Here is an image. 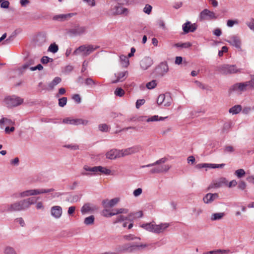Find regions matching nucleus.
<instances>
[{"label":"nucleus","mask_w":254,"mask_h":254,"mask_svg":"<svg viewBox=\"0 0 254 254\" xmlns=\"http://www.w3.org/2000/svg\"><path fill=\"white\" fill-rule=\"evenodd\" d=\"M167 161V158L166 157L162 158L155 162L149 164L145 165H142L140 166V168H146L154 167L150 169L149 173L153 174H159L164 172H167L171 168V166L169 165H162Z\"/></svg>","instance_id":"nucleus-1"},{"label":"nucleus","mask_w":254,"mask_h":254,"mask_svg":"<svg viewBox=\"0 0 254 254\" xmlns=\"http://www.w3.org/2000/svg\"><path fill=\"white\" fill-rule=\"evenodd\" d=\"M171 224L169 223L162 222L158 224L154 221L150 223H144L141 227L149 232L156 234H162L167 231Z\"/></svg>","instance_id":"nucleus-2"},{"label":"nucleus","mask_w":254,"mask_h":254,"mask_svg":"<svg viewBox=\"0 0 254 254\" xmlns=\"http://www.w3.org/2000/svg\"><path fill=\"white\" fill-rule=\"evenodd\" d=\"M150 245L147 244L137 242L126 244L122 246V249L119 250V252L127 251L129 253H132L136 251H141L144 250Z\"/></svg>","instance_id":"nucleus-3"},{"label":"nucleus","mask_w":254,"mask_h":254,"mask_svg":"<svg viewBox=\"0 0 254 254\" xmlns=\"http://www.w3.org/2000/svg\"><path fill=\"white\" fill-rule=\"evenodd\" d=\"M55 190L53 188L49 189H31L26 190L21 192L18 194L21 198L28 197L30 196L36 195L43 193H49L54 191Z\"/></svg>","instance_id":"nucleus-4"},{"label":"nucleus","mask_w":254,"mask_h":254,"mask_svg":"<svg viewBox=\"0 0 254 254\" xmlns=\"http://www.w3.org/2000/svg\"><path fill=\"white\" fill-rule=\"evenodd\" d=\"M248 89H251L250 83L248 81L245 82L237 83L232 85L229 90L230 93L236 92L239 94H241L247 91Z\"/></svg>","instance_id":"nucleus-5"},{"label":"nucleus","mask_w":254,"mask_h":254,"mask_svg":"<svg viewBox=\"0 0 254 254\" xmlns=\"http://www.w3.org/2000/svg\"><path fill=\"white\" fill-rule=\"evenodd\" d=\"M98 46H94L89 45L87 46L82 45L76 49L73 52L74 55H77L80 53H82L83 55L85 56L89 55L90 53L99 48Z\"/></svg>","instance_id":"nucleus-6"},{"label":"nucleus","mask_w":254,"mask_h":254,"mask_svg":"<svg viewBox=\"0 0 254 254\" xmlns=\"http://www.w3.org/2000/svg\"><path fill=\"white\" fill-rule=\"evenodd\" d=\"M4 101L8 107L12 108L21 105L23 102V99L13 95L7 97Z\"/></svg>","instance_id":"nucleus-7"},{"label":"nucleus","mask_w":254,"mask_h":254,"mask_svg":"<svg viewBox=\"0 0 254 254\" xmlns=\"http://www.w3.org/2000/svg\"><path fill=\"white\" fill-rule=\"evenodd\" d=\"M227 185H228V180L226 178L224 177L219 178L212 181L208 187V190L211 189H218L225 187Z\"/></svg>","instance_id":"nucleus-8"},{"label":"nucleus","mask_w":254,"mask_h":254,"mask_svg":"<svg viewBox=\"0 0 254 254\" xmlns=\"http://www.w3.org/2000/svg\"><path fill=\"white\" fill-rule=\"evenodd\" d=\"M226 41L231 45L235 47L239 51H243L242 49V41L240 37L237 35H232L229 37Z\"/></svg>","instance_id":"nucleus-9"},{"label":"nucleus","mask_w":254,"mask_h":254,"mask_svg":"<svg viewBox=\"0 0 254 254\" xmlns=\"http://www.w3.org/2000/svg\"><path fill=\"white\" fill-rule=\"evenodd\" d=\"M35 59L34 58L29 59L22 66V68L23 70H25L28 68H29L31 71H34L36 70H41L43 69V67L41 64H38L37 66H31L30 65H33L35 64Z\"/></svg>","instance_id":"nucleus-10"},{"label":"nucleus","mask_w":254,"mask_h":254,"mask_svg":"<svg viewBox=\"0 0 254 254\" xmlns=\"http://www.w3.org/2000/svg\"><path fill=\"white\" fill-rule=\"evenodd\" d=\"M172 99L171 96L168 94H160L157 98V104L159 105H162L168 107L171 105Z\"/></svg>","instance_id":"nucleus-11"},{"label":"nucleus","mask_w":254,"mask_h":254,"mask_svg":"<svg viewBox=\"0 0 254 254\" xmlns=\"http://www.w3.org/2000/svg\"><path fill=\"white\" fill-rule=\"evenodd\" d=\"M86 27L77 25L74 27L69 29L67 33L70 36H78L84 34L86 31Z\"/></svg>","instance_id":"nucleus-12"},{"label":"nucleus","mask_w":254,"mask_h":254,"mask_svg":"<svg viewBox=\"0 0 254 254\" xmlns=\"http://www.w3.org/2000/svg\"><path fill=\"white\" fill-rule=\"evenodd\" d=\"M141 149V147L138 145L133 146L124 149H121L120 150L121 157H123L127 155L136 153Z\"/></svg>","instance_id":"nucleus-13"},{"label":"nucleus","mask_w":254,"mask_h":254,"mask_svg":"<svg viewBox=\"0 0 254 254\" xmlns=\"http://www.w3.org/2000/svg\"><path fill=\"white\" fill-rule=\"evenodd\" d=\"M1 212H12L20 211L17 201L11 204H4L0 210Z\"/></svg>","instance_id":"nucleus-14"},{"label":"nucleus","mask_w":254,"mask_h":254,"mask_svg":"<svg viewBox=\"0 0 254 254\" xmlns=\"http://www.w3.org/2000/svg\"><path fill=\"white\" fill-rule=\"evenodd\" d=\"M199 18L200 20H212L216 19L217 16L213 12L208 9H204L199 14Z\"/></svg>","instance_id":"nucleus-15"},{"label":"nucleus","mask_w":254,"mask_h":254,"mask_svg":"<svg viewBox=\"0 0 254 254\" xmlns=\"http://www.w3.org/2000/svg\"><path fill=\"white\" fill-rule=\"evenodd\" d=\"M220 71L224 74L235 73L238 72L239 69L234 65L225 64L219 67Z\"/></svg>","instance_id":"nucleus-16"},{"label":"nucleus","mask_w":254,"mask_h":254,"mask_svg":"<svg viewBox=\"0 0 254 254\" xmlns=\"http://www.w3.org/2000/svg\"><path fill=\"white\" fill-rule=\"evenodd\" d=\"M51 215L56 219H60L63 214V208L59 205H54L50 209Z\"/></svg>","instance_id":"nucleus-17"},{"label":"nucleus","mask_w":254,"mask_h":254,"mask_svg":"<svg viewBox=\"0 0 254 254\" xmlns=\"http://www.w3.org/2000/svg\"><path fill=\"white\" fill-rule=\"evenodd\" d=\"M127 9L121 6H115L114 8L110 9L108 14L109 15H120L122 14H127Z\"/></svg>","instance_id":"nucleus-18"},{"label":"nucleus","mask_w":254,"mask_h":254,"mask_svg":"<svg viewBox=\"0 0 254 254\" xmlns=\"http://www.w3.org/2000/svg\"><path fill=\"white\" fill-rule=\"evenodd\" d=\"M74 15V13L57 14L53 16V20L61 22L64 21L68 20Z\"/></svg>","instance_id":"nucleus-19"},{"label":"nucleus","mask_w":254,"mask_h":254,"mask_svg":"<svg viewBox=\"0 0 254 254\" xmlns=\"http://www.w3.org/2000/svg\"><path fill=\"white\" fill-rule=\"evenodd\" d=\"M106 158L114 160L118 158H121L120 150L113 149L108 151L106 154Z\"/></svg>","instance_id":"nucleus-20"},{"label":"nucleus","mask_w":254,"mask_h":254,"mask_svg":"<svg viewBox=\"0 0 254 254\" xmlns=\"http://www.w3.org/2000/svg\"><path fill=\"white\" fill-rule=\"evenodd\" d=\"M119 201L120 199L118 197L113 198L111 200L106 199L102 201V204L105 208H107L114 207Z\"/></svg>","instance_id":"nucleus-21"},{"label":"nucleus","mask_w":254,"mask_h":254,"mask_svg":"<svg viewBox=\"0 0 254 254\" xmlns=\"http://www.w3.org/2000/svg\"><path fill=\"white\" fill-rule=\"evenodd\" d=\"M152 64L153 60L150 57H144L141 60L140 62V67L143 70L147 69Z\"/></svg>","instance_id":"nucleus-22"},{"label":"nucleus","mask_w":254,"mask_h":254,"mask_svg":"<svg viewBox=\"0 0 254 254\" xmlns=\"http://www.w3.org/2000/svg\"><path fill=\"white\" fill-rule=\"evenodd\" d=\"M219 197L218 194L217 193H207L203 198L204 203L209 204L212 203L215 200L217 199Z\"/></svg>","instance_id":"nucleus-23"},{"label":"nucleus","mask_w":254,"mask_h":254,"mask_svg":"<svg viewBox=\"0 0 254 254\" xmlns=\"http://www.w3.org/2000/svg\"><path fill=\"white\" fill-rule=\"evenodd\" d=\"M128 74L127 71H120L115 73V76L116 79L112 81L113 83H116L119 82H122L126 79Z\"/></svg>","instance_id":"nucleus-24"},{"label":"nucleus","mask_w":254,"mask_h":254,"mask_svg":"<svg viewBox=\"0 0 254 254\" xmlns=\"http://www.w3.org/2000/svg\"><path fill=\"white\" fill-rule=\"evenodd\" d=\"M225 164H211V163H201L198 164L196 165V167L197 168H222L225 166Z\"/></svg>","instance_id":"nucleus-25"},{"label":"nucleus","mask_w":254,"mask_h":254,"mask_svg":"<svg viewBox=\"0 0 254 254\" xmlns=\"http://www.w3.org/2000/svg\"><path fill=\"white\" fill-rule=\"evenodd\" d=\"M96 207L91 204L87 203L83 205L81 208V212L82 214H85L96 210Z\"/></svg>","instance_id":"nucleus-26"},{"label":"nucleus","mask_w":254,"mask_h":254,"mask_svg":"<svg viewBox=\"0 0 254 254\" xmlns=\"http://www.w3.org/2000/svg\"><path fill=\"white\" fill-rule=\"evenodd\" d=\"M196 29L195 24H192L188 21L183 25V29L185 33H188L190 32H193Z\"/></svg>","instance_id":"nucleus-27"},{"label":"nucleus","mask_w":254,"mask_h":254,"mask_svg":"<svg viewBox=\"0 0 254 254\" xmlns=\"http://www.w3.org/2000/svg\"><path fill=\"white\" fill-rule=\"evenodd\" d=\"M14 122L7 118H2L0 120V127L1 129L3 128L4 125L8 127V126L14 125Z\"/></svg>","instance_id":"nucleus-28"},{"label":"nucleus","mask_w":254,"mask_h":254,"mask_svg":"<svg viewBox=\"0 0 254 254\" xmlns=\"http://www.w3.org/2000/svg\"><path fill=\"white\" fill-rule=\"evenodd\" d=\"M98 172L105 175H109L111 173V170L102 166H96L95 174Z\"/></svg>","instance_id":"nucleus-29"},{"label":"nucleus","mask_w":254,"mask_h":254,"mask_svg":"<svg viewBox=\"0 0 254 254\" xmlns=\"http://www.w3.org/2000/svg\"><path fill=\"white\" fill-rule=\"evenodd\" d=\"M159 73L162 75H164L168 71L169 68L168 64L166 63H161L159 65Z\"/></svg>","instance_id":"nucleus-30"},{"label":"nucleus","mask_w":254,"mask_h":254,"mask_svg":"<svg viewBox=\"0 0 254 254\" xmlns=\"http://www.w3.org/2000/svg\"><path fill=\"white\" fill-rule=\"evenodd\" d=\"M225 216L224 212L213 213L211 216V220L216 221L222 219Z\"/></svg>","instance_id":"nucleus-31"},{"label":"nucleus","mask_w":254,"mask_h":254,"mask_svg":"<svg viewBox=\"0 0 254 254\" xmlns=\"http://www.w3.org/2000/svg\"><path fill=\"white\" fill-rule=\"evenodd\" d=\"M89 121L86 120L82 119H73V125L78 126L79 125H83L86 126L88 125Z\"/></svg>","instance_id":"nucleus-32"},{"label":"nucleus","mask_w":254,"mask_h":254,"mask_svg":"<svg viewBox=\"0 0 254 254\" xmlns=\"http://www.w3.org/2000/svg\"><path fill=\"white\" fill-rule=\"evenodd\" d=\"M38 198L39 197L35 198L32 197L26 199H24L27 209L29 208L31 205L35 204Z\"/></svg>","instance_id":"nucleus-33"},{"label":"nucleus","mask_w":254,"mask_h":254,"mask_svg":"<svg viewBox=\"0 0 254 254\" xmlns=\"http://www.w3.org/2000/svg\"><path fill=\"white\" fill-rule=\"evenodd\" d=\"M3 254H17L15 249L11 246H7L3 249Z\"/></svg>","instance_id":"nucleus-34"},{"label":"nucleus","mask_w":254,"mask_h":254,"mask_svg":"<svg viewBox=\"0 0 254 254\" xmlns=\"http://www.w3.org/2000/svg\"><path fill=\"white\" fill-rule=\"evenodd\" d=\"M95 217L94 215H90L86 217L84 220V224L86 225H91L94 223Z\"/></svg>","instance_id":"nucleus-35"},{"label":"nucleus","mask_w":254,"mask_h":254,"mask_svg":"<svg viewBox=\"0 0 254 254\" xmlns=\"http://www.w3.org/2000/svg\"><path fill=\"white\" fill-rule=\"evenodd\" d=\"M62 81V79L59 77H55L53 81L49 83V87L51 90H52L54 87L57 85L58 84L60 83Z\"/></svg>","instance_id":"nucleus-36"},{"label":"nucleus","mask_w":254,"mask_h":254,"mask_svg":"<svg viewBox=\"0 0 254 254\" xmlns=\"http://www.w3.org/2000/svg\"><path fill=\"white\" fill-rule=\"evenodd\" d=\"M166 118H167V117H159L157 115H154V116H151V117L147 119L146 121L147 122H155V121H163Z\"/></svg>","instance_id":"nucleus-37"},{"label":"nucleus","mask_w":254,"mask_h":254,"mask_svg":"<svg viewBox=\"0 0 254 254\" xmlns=\"http://www.w3.org/2000/svg\"><path fill=\"white\" fill-rule=\"evenodd\" d=\"M128 220V217L125 216L123 215H119L114 220L113 223L114 224H116V223H120V222L125 221L126 220Z\"/></svg>","instance_id":"nucleus-38"},{"label":"nucleus","mask_w":254,"mask_h":254,"mask_svg":"<svg viewBox=\"0 0 254 254\" xmlns=\"http://www.w3.org/2000/svg\"><path fill=\"white\" fill-rule=\"evenodd\" d=\"M242 107L241 105H236L229 109V112L232 114H237L241 112Z\"/></svg>","instance_id":"nucleus-39"},{"label":"nucleus","mask_w":254,"mask_h":254,"mask_svg":"<svg viewBox=\"0 0 254 254\" xmlns=\"http://www.w3.org/2000/svg\"><path fill=\"white\" fill-rule=\"evenodd\" d=\"M120 60L121 61V64L123 65V66L126 67L128 66L129 64L128 57L124 55H122L120 56Z\"/></svg>","instance_id":"nucleus-40"},{"label":"nucleus","mask_w":254,"mask_h":254,"mask_svg":"<svg viewBox=\"0 0 254 254\" xmlns=\"http://www.w3.org/2000/svg\"><path fill=\"white\" fill-rule=\"evenodd\" d=\"M124 238L127 241H131V240H140V238L139 237H137L135 236L134 235L132 234H128L124 236Z\"/></svg>","instance_id":"nucleus-41"},{"label":"nucleus","mask_w":254,"mask_h":254,"mask_svg":"<svg viewBox=\"0 0 254 254\" xmlns=\"http://www.w3.org/2000/svg\"><path fill=\"white\" fill-rule=\"evenodd\" d=\"M17 203L19 205L20 211L27 209V207L26 206L24 199L17 201Z\"/></svg>","instance_id":"nucleus-42"},{"label":"nucleus","mask_w":254,"mask_h":254,"mask_svg":"<svg viewBox=\"0 0 254 254\" xmlns=\"http://www.w3.org/2000/svg\"><path fill=\"white\" fill-rule=\"evenodd\" d=\"M125 93V91L122 88H117L114 92L115 95L119 97L123 96Z\"/></svg>","instance_id":"nucleus-43"},{"label":"nucleus","mask_w":254,"mask_h":254,"mask_svg":"<svg viewBox=\"0 0 254 254\" xmlns=\"http://www.w3.org/2000/svg\"><path fill=\"white\" fill-rule=\"evenodd\" d=\"M58 46L57 45L55 44H52L50 45V46L49 47L48 50L50 51L51 52H52L53 53H55L57 52L58 51Z\"/></svg>","instance_id":"nucleus-44"},{"label":"nucleus","mask_w":254,"mask_h":254,"mask_svg":"<svg viewBox=\"0 0 254 254\" xmlns=\"http://www.w3.org/2000/svg\"><path fill=\"white\" fill-rule=\"evenodd\" d=\"M246 173L244 169H240L236 170L235 174L239 178L243 177L245 176Z\"/></svg>","instance_id":"nucleus-45"},{"label":"nucleus","mask_w":254,"mask_h":254,"mask_svg":"<svg viewBox=\"0 0 254 254\" xmlns=\"http://www.w3.org/2000/svg\"><path fill=\"white\" fill-rule=\"evenodd\" d=\"M0 7L2 8H8L10 3L7 0H0Z\"/></svg>","instance_id":"nucleus-46"},{"label":"nucleus","mask_w":254,"mask_h":254,"mask_svg":"<svg viewBox=\"0 0 254 254\" xmlns=\"http://www.w3.org/2000/svg\"><path fill=\"white\" fill-rule=\"evenodd\" d=\"M67 103L66 97H62L59 99V105L61 107H64Z\"/></svg>","instance_id":"nucleus-47"},{"label":"nucleus","mask_w":254,"mask_h":254,"mask_svg":"<svg viewBox=\"0 0 254 254\" xmlns=\"http://www.w3.org/2000/svg\"><path fill=\"white\" fill-rule=\"evenodd\" d=\"M247 188V184L243 181H240L238 185V188L242 190H245Z\"/></svg>","instance_id":"nucleus-48"},{"label":"nucleus","mask_w":254,"mask_h":254,"mask_svg":"<svg viewBox=\"0 0 254 254\" xmlns=\"http://www.w3.org/2000/svg\"><path fill=\"white\" fill-rule=\"evenodd\" d=\"M99 129L101 131L107 132L109 130V127L106 124H102L99 125Z\"/></svg>","instance_id":"nucleus-49"},{"label":"nucleus","mask_w":254,"mask_h":254,"mask_svg":"<svg viewBox=\"0 0 254 254\" xmlns=\"http://www.w3.org/2000/svg\"><path fill=\"white\" fill-rule=\"evenodd\" d=\"M53 59L49 58L47 56H44L41 60V63L43 64H46L49 62H53Z\"/></svg>","instance_id":"nucleus-50"},{"label":"nucleus","mask_w":254,"mask_h":254,"mask_svg":"<svg viewBox=\"0 0 254 254\" xmlns=\"http://www.w3.org/2000/svg\"><path fill=\"white\" fill-rule=\"evenodd\" d=\"M146 87L149 89H153L156 86V83L155 80H152L148 82L146 85Z\"/></svg>","instance_id":"nucleus-51"},{"label":"nucleus","mask_w":254,"mask_h":254,"mask_svg":"<svg viewBox=\"0 0 254 254\" xmlns=\"http://www.w3.org/2000/svg\"><path fill=\"white\" fill-rule=\"evenodd\" d=\"M85 83L86 85H92L93 84H100L99 83L96 82L95 81H94L91 78H88L85 80Z\"/></svg>","instance_id":"nucleus-52"},{"label":"nucleus","mask_w":254,"mask_h":254,"mask_svg":"<svg viewBox=\"0 0 254 254\" xmlns=\"http://www.w3.org/2000/svg\"><path fill=\"white\" fill-rule=\"evenodd\" d=\"M192 212L196 217H198L202 213L203 211L201 208H193Z\"/></svg>","instance_id":"nucleus-53"},{"label":"nucleus","mask_w":254,"mask_h":254,"mask_svg":"<svg viewBox=\"0 0 254 254\" xmlns=\"http://www.w3.org/2000/svg\"><path fill=\"white\" fill-rule=\"evenodd\" d=\"M235 150L234 148L232 146H225L224 148V151L226 153H232Z\"/></svg>","instance_id":"nucleus-54"},{"label":"nucleus","mask_w":254,"mask_h":254,"mask_svg":"<svg viewBox=\"0 0 254 254\" xmlns=\"http://www.w3.org/2000/svg\"><path fill=\"white\" fill-rule=\"evenodd\" d=\"M83 169L86 171H89L93 172L94 174H95L96 166L91 167L85 165L83 167Z\"/></svg>","instance_id":"nucleus-55"},{"label":"nucleus","mask_w":254,"mask_h":254,"mask_svg":"<svg viewBox=\"0 0 254 254\" xmlns=\"http://www.w3.org/2000/svg\"><path fill=\"white\" fill-rule=\"evenodd\" d=\"M111 214V212L109 211V210L107 208H105L102 211V215L105 217H111L112 215H110Z\"/></svg>","instance_id":"nucleus-56"},{"label":"nucleus","mask_w":254,"mask_h":254,"mask_svg":"<svg viewBox=\"0 0 254 254\" xmlns=\"http://www.w3.org/2000/svg\"><path fill=\"white\" fill-rule=\"evenodd\" d=\"M62 123L65 124H69L73 125V118H66L63 120Z\"/></svg>","instance_id":"nucleus-57"},{"label":"nucleus","mask_w":254,"mask_h":254,"mask_svg":"<svg viewBox=\"0 0 254 254\" xmlns=\"http://www.w3.org/2000/svg\"><path fill=\"white\" fill-rule=\"evenodd\" d=\"M15 127H9L7 126L4 129V132L6 134H10L11 132H12L14 131Z\"/></svg>","instance_id":"nucleus-58"},{"label":"nucleus","mask_w":254,"mask_h":254,"mask_svg":"<svg viewBox=\"0 0 254 254\" xmlns=\"http://www.w3.org/2000/svg\"><path fill=\"white\" fill-rule=\"evenodd\" d=\"M15 221L16 223L19 224L21 227H24L25 226V222L24 220L21 217L16 218L15 220Z\"/></svg>","instance_id":"nucleus-59"},{"label":"nucleus","mask_w":254,"mask_h":254,"mask_svg":"<svg viewBox=\"0 0 254 254\" xmlns=\"http://www.w3.org/2000/svg\"><path fill=\"white\" fill-rule=\"evenodd\" d=\"M151 10H152V6L150 5L147 4L144 7V8L143 9V11L145 13L149 14L151 12Z\"/></svg>","instance_id":"nucleus-60"},{"label":"nucleus","mask_w":254,"mask_h":254,"mask_svg":"<svg viewBox=\"0 0 254 254\" xmlns=\"http://www.w3.org/2000/svg\"><path fill=\"white\" fill-rule=\"evenodd\" d=\"M142 192V190L141 188H138L134 190L133 192V194L134 196L137 197L140 195Z\"/></svg>","instance_id":"nucleus-61"},{"label":"nucleus","mask_w":254,"mask_h":254,"mask_svg":"<svg viewBox=\"0 0 254 254\" xmlns=\"http://www.w3.org/2000/svg\"><path fill=\"white\" fill-rule=\"evenodd\" d=\"M228 51V48L226 46L222 47L221 50L219 51L218 52V56L219 57H222L224 53H226Z\"/></svg>","instance_id":"nucleus-62"},{"label":"nucleus","mask_w":254,"mask_h":254,"mask_svg":"<svg viewBox=\"0 0 254 254\" xmlns=\"http://www.w3.org/2000/svg\"><path fill=\"white\" fill-rule=\"evenodd\" d=\"M145 103L144 99L137 100L136 102V107L138 109L141 105H143Z\"/></svg>","instance_id":"nucleus-63"},{"label":"nucleus","mask_w":254,"mask_h":254,"mask_svg":"<svg viewBox=\"0 0 254 254\" xmlns=\"http://www.w3.org/2000/svg\"><path fill=\"white\" fill-rule=\"evenodd\" d=\"M248 27L254 31V19H252L248 24Z\"/></svg>","instance_id":"nucleus-64"}]
</instances>
